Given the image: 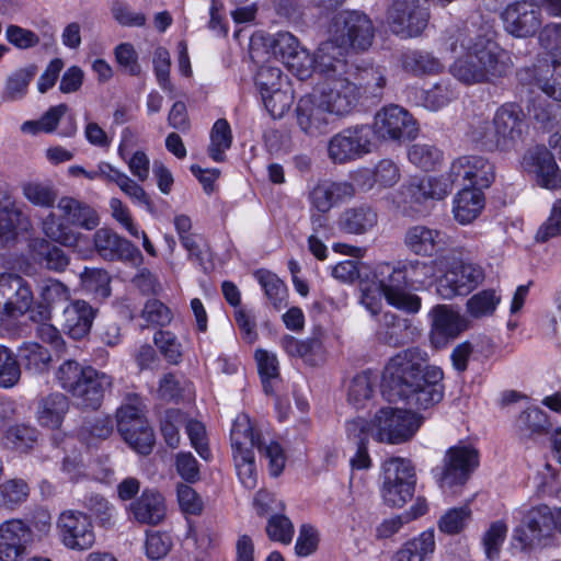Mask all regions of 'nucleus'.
<instances>
[{
  "label": "nucleus",
  "instance_id": "obj_1",
  "mask_svg": "<svg viewBox=\"0 0 561 561\" xmlns=\"http://www.w3.org/2000/svg\"><path fill=\"white\" fill-rule=\"evenodd\" d=\"M428 354L420 347H409L391 357L382 375V394L388 401L403 400L417 409H430L444 397V374L427 365Z\"/></svg>",
  "mask_w": 561,
  "mask_h": 561
},
{
  "label": "nucleus",
  "instance_id": "obj_2",
  "mask_svg": "<svg viewBox=\"0 0 561 561\" xmlns=\"http://www.w3.org/2000/svg\"><path fill=\"white\" fill-rule=\"evenodd\" d=\"M446 47L458 56L450 66V72L465 84H493L506 77L513 67L507 50L467 25L447 31Z\"/></svg>",
  "mask_w": 561,
  "mask_h": 561
},
{
  "label": "nucleus",
  "instance_id": "obj_3",
  "mask_svg": "<svg viewBox=\"0 0 561 561\" xmlns=\"http://www.w3.org/2000/svg\"><path fill=\"white\" fill-rule=\"evenodd\" d=\"M230 440L237 474L245 489L252 490L257 484L254 448L268 459V468L273 477L282 473L285 466L283 448L273 440L265 444L248 414L242 413L236 417Z\"/></svg>",
  "mask_w": 561,
  "mask_h": 561
},
{
  "label": "nucleus",
  "instance_id": "obj_4",
  "mask_svg": "<svg viewBox=\"0 0 561 561\" xmlns=\"http://www.w3.org/2000/svg\"><path fill=\"white\" fill-rule=\"evenodd\" d=\"M59 387L69 392L77 404L84 409L96 410L104 393L112 387L113 378L92 366H82L73 359L62 362L55 371Z\"/></svg>",
  "mask_w": 561,
  "mask_h": 561
},
{
  "label": "nucleus",
  "instance_id": "obj_5",
  "mask_svg": "<svg viewBox=\"0 0 561 561\" xmlns=\"http://www.w3.org/2000/svg\"><path fill=\"white\" fill-rule=\"evenodd\" d=\"M422 423L423 417L415 412L385 407L376 412L369 432L380 443L402 444L415 435Z\"/></svg>",
  "mask_w": 561,
  "mask_h": 561
},
{
  "label": "nucleus",
  "instance_id": "obj_6",
  "mask_svg": "<svg viewBox=\"0 0 561 561\" xmlns=\"http://www.w3.org/2000/svg\"><path fill=\"white\" fill-rule=\"evenodd\" d=\"M478 466V450L470 444L459 442L445 451L442 465L433 472L440 489L451 490L466 484Z\"/></svg>",
  "mask_w": 561,
  "mask_h": 561
},
{
  "label": "nucleus",
  "instance_id": "obj_7",
  "mask_svg": "<svg viewBox=\"0 0 561 561\" xmlns=\"http://www.w3.org/2000/svg\"><path fill=\"white\" fill-rule=\"evenodd\" d=\"M374 278L388 305L407 313L421 309V298L410 293L400 262H382L376 265Z\"/></svg>",
  "mask_w": 561,
  "mask_h": 561
},
{
  "label": "nucleus",
  "instance_id": "obj_8",
  "mask_svg": "<svg viewBox=\"0 0 561 561\" xmlns=\"http://www.w3.org/2000/svg\"><path fill=\"white\" fill-rule=\"evenodd\" d=\"M415 484V469L410 460L393 457L383 462L380 492L388 506L402 507L413 497Z\"/></svg>",
  "mask_w": 561,
  "mask_h": 561
},
{
  "label": "nucleus",
  "instance_id": "obj_9",
  "mask_svg": "<svg viewBox=\"0 0 561 561\" xmlns=\"http://www.w3.org/2000/svg\"><path fill=\"white\" fill-rule=\"evenodd\" d=\"M313 92L327 111L337 117L351 114L360 99V88L345 75L321 77Z\"/></svg>",
  "mask_w": 561,
  "mask_h": 561
},
{
  "label": "nucleus",
  "instance_id": "obj_10",
  "mask_svg": "<svg viewBox=\"0 0 561 561\" xmlns=\"http://www.w3.org/2000/svg\"><path fill=\"white\" fill-rule=\"evenodd\" d=\"M336 39L355 51L367 50L374 41L375 27L370 18L362 11L337 12L329 27Z\"/></svg>",
  "mask_w": 561,
  "mask_h": 561
},
{
  "label": "nucleus",
  "instance_id": "obj_11",
  "mask_svg": "<svg viewBox=\"0 0 561 561\" xmlns=\"http://www.w3.org/2000/svg\"><path fill=\"white\" fill-rule=\"evenodd\" d=\"M374 149V130L370 125H355L335 134L328 144V156L339 164L363 158Z\"/></svg>",
  "mask_w": 561,
  "mask_h": 561
},
{
  "label": "nucleus",
  "instance_id": "obj_12",
  "mask_svg": "<svg viewBox=\"0 0 561 561\" xmlns=\"http://www.w3.org/2000/svg\"><path fill=\"white\" fill-rule=\"evenodd\" d=\"M430 19L425 0H393L387 10V23L390 31L401 38L421 35Z\"/></svg>",
  "mask_w": 561,
  "mask_h": 561
},
{
  "label": "nucleus",
  "instance_id": "obj_13",
  "mask_svg": "<svg viewBox=\"0 0 561 561\" xmlns=\"http://www.w3.org/2000/svg\"><path fill=\"white\" fill-rule=\"evenodd\" d=\"M374 138L383 141L403 142L416 138L419 126L413 116L399 105H389L380 108L370 126Z\"/></svg>",
  "mask_w": 561,
  "mask_h": 561
},
{
  "label": "nucleus",
  "instance_id": "obj_14",
  "mask_svg": "<svg viewBox=\"0 0 561 561\" xmlns=\"http://www.w3.org/2000/svg\"><path fill=\"white\" fill-rule=\"evenodd\" d=\"M484 279L483 268L471 261H459L450 265L437 282V293L444 299L465 296Z\"/></svg>",
  "mask_w": 561,
  "mask_h": 561
},
{
  "label": "nucleus",
  "instance_id": "obj_15",
  "mask_svg": "<svg viewBox=\"0 0 561 561\" xmlns=\"http://www.w3.org/2000/svg\"><path fill=\"white\" fill-rule=\"evenodd\" d=\"M61 543L73 551H85L95 543V533L90 517L75 510L62 512L57 520Z\"/></svg>",
  "mask_w": 561,
  "mask_h": 561
},
{
  "label": "nucleus",
  "instance_id": "obj_16",
  "mask_svg": "<svg viewBox=\"0 0 561 561\" xmlns=\"http://www.w3.org/2000/svg\"><path fill=\"white\" fill-rule=\"evenodd\" d=\"M553 533L552 510L547 505L530 508L523 517L522 524L513 531V539L523 549L543 545Z\"/></svg>",
  "mask_w": 561,
  "mask_h": 561
},
{
  "label": "nucleus",
  "instance_id": "obj_17",
  "mask_svg": "<svg viewBox=\"0 0 561 561\" xmlns=\"http://www.w3.org/2000/svg\"><path fill=\"white\" fill-rule=\"evenodd\" d=\"M449 171L458 185L468 188H488L495 179L494 165L486 158L478 154L455 159Z\"/></svg>",
  "mask_w": 561,
  "mask_h": 561
},
{
  "label": "nucleus",
  "instance_id": "obj_18",
  "mask_svg": "<svg viewBox=\"0 0 561 561\" xmlns=\"http://www.w3.org/2000/svg\"><path fill=\"white\" fill-rule=\"evenodd\" d=\"M295 113L296 123L305 135L319 137L328 133L332 115L313 91L298 100Z\"/></svg>",
  "mask_w": 561,
  "mask_h": 561
},
{
  "label": "nucleus",
  "instance_id": "obj_19",
  "mask_svg": "<svg viewBox=\"0 0 561 561\" xmlns=\"http://www.w3.org/2000/svg\"><path fill=\"white\" fill-rule=\"evenodd\" d=\"M33 541L31 527L20 518L0 524V561H20Z\"/></svg>",
  "mask_w": 561,
  "mask_h": 561
},
{
  "label": "nucleus",
  "instance_id": "obj_20",
  "mask_svg": "<svg viewBox=\"0 0 561 561\" xmlns=\"http://www.w3.org/2000/svg\"><path fill=\"white\" fill-rule=\"evenodd\" d=\"M403 244L417 256L431 257L444 252L450 245V238L443 230L414 225L405 230Z\"/></svg>",
  "mask_w": 561,
  "mask_h": 561
},
{
  "label": "nucleus",
  "instance_id": "obj_21",
  "mask_svg": "<svg viewBox=\"0 0 561 561\" xmlns=\"http://www.w3.org/2000/svg\"><path fill=\"white\" fill-rule=\"evenodd\" d=\"M504 28L515 37H528L536 34L541 25L540 9L530 2H515L502 13Z\"/></svg>",
  "mask_w": 561,
  "mask_h": 561
},
{
  "label": "nucleus",
  "instance_id": "obj_22",
  "mask_svg": "<svg viewBox=\"0 0 561 561\" xmlns=\"http://www.w3.org/2000/svg\"><path fill=\"white\" fill-rule=\"evenodd\" d=\"M351 48L336 39L329 28V38L322 42L314 55V70L321 77L346 75L348 72L347 54Z\"/></svg>",
  "mask_w": 561,
  "mask_h": 561
},
{
  "label": "nucleus",
  "instance_id": "obj_23",
  "mask_svg": "<svg viewBox=\"0 0 561 561\" xmlns=\"http://www.w3.org/2000/svg\"><path fill=\"white\" fill-rule=\"evenodd\" d=\"M420 336L419 329L412 323V320L402 318L392 312H385L381 316L376 330V339L379 343L399 347L414 342Z\"/></svg>",
  "mask_w": 561,
  "mask_h": 561
},
{
  "label": "nucleus",
  "instance_id": "obj_24",
  "mask_svg": "<svg viewBox=\"0 0 561 561\" xmlns=\"http://www.w3.org/2000/svg\"><path fill=\"white\" fill-rule=\"evenodd\" d=\"M494 122L504 145V152L514 150L522 140L525 115L516 103H505L494 113Z\"/></svg>",
  "mask_w": 561,
  "mask_h": 561
},
{
  "label": "nucleus",
  "instance_id": "obj_25",
  "mask_svg": "<svg viewBox=\"0 0 561 561\" xmlns=\"http://www.w3.org/2000/svg\"><path fill=\"white\" fill-rule=\"evenodd\" d=\"M523 164L537 175V182L542 187L556 190L561 186V172L554 161L553 154L542 146L527 150Z\"/></svg>",
  "mask_w": 561,
  "mask_h": 561
},
{
  "label": "nucleus",
  "instance_id": "obj_26",
  "mask_svg": "<svg viewBox=\"0 0 561 561\" xmlns=\"http://www.w3.org/2000/svg\"><path fill=\"white\" fill-rule=\"evenodd\" d=\"M354 195L355 188L348 182L322 180L310 188L308 201L312 210L325 214L335 205L352 198Z\"/></svg>",
  "mask_w": 561,
  "mask_h": 561
},
{
  "label": "nucleus",
  "instance_id": "obj_27",
  "mask_svg": "<svg viewBox=\"0 0 561 561\" xmlns=\"http://www.w3.org/2000/svg\"><path fill=\"white\" fill-rule=\"evenodd\" d=\"M96 311L84 300H73L64 308L60 325L70 337L80 340L90 332Z\"/></svg>",
  "mask_w": 561,
  "mask_h": 561
},
{
  "label": "nucleus",
  "instance_id": "obj_28",
  "mask_svg": "<svg viewBox=\"0 0 561 561\" xmlns=\"http://www.w3.org/2000/svg\"><path fill=\"white\" fill-rule=\"evenodd\" d=\"M128 511L137 523L156 526L165 518V500L160 492L146 489L129 504Z\"/></svg>",
  "mask_w": 561,
  "mask_h": 561
},
{
  "label": "nucleus",
  "instance_id": "obj_29",
  "mask_svg": "<svg viewBox=\"0 0 561 561\" xmlns=\"http://www.w3.org/2000/svg\"><path fill=\"white\" fill-rule=\"evenodd\" d=\"M94 248L107 261L130 260L139 253L128 240L108 228H101L93 236Z\"/></svg>",
  "mask_w": 561,
  "mask_h": 561
},
{
  "label": "nucleus",
  "instance_id": "obj_30",
  "mask_svg": "<svg viewBox=\"0 0 561 561\" xmlns=\"http://www.w3.org/2000/svg\"><path fill=\"white\" fill-rule=\"evenodd\" d=\"M534 83L549 98L561 102V60L539 59L529 70Z\"/></svg>",
  "mask_w": 561,
  "mask_h": 561
},
{
  "label": "nucleus",
  "instance_id": "obj_31",
  "mask_svg": "<svg viewBox=\"0 0 561 561\" xmlns=\"http://www.w3.org/2000/svg\"><path fill=\"white\" fill-rule=\"evenodd\" d=\"M57 207L71 226L93 230L100 225L98 211L89 204L75 197L62 196L59 198Z\"/></svg>",
  "mask_w": 561,
  "mask_h": 561
},
{
  "label": "nucleus",
  "instance_id": "obj_32",
  "mask_svg": "<svg viewBox=\"0 0 561 561\" xmlns=\"http://www.w3.org/2000/svg\"><path fill=\"white\" fill-rule=\"evenodd\" d=\"M282 347L289 356H296L310 366H318L324 359V352L320 334L314 333L305 340L285 335L280 340Z\"/></svg>",
  "mask_w": 561,
  "mask_h": 561
},
{
  "label": "nucleus",
  "instance_id": "obj_33",
  "mask_svg": "<svg viewBox=\"0 0 561 561\" xmlns=\"http://www.w3.org/2000/svg\"><path fill=\"white\" fill-rule=\"evenodd\" d=\"M30 250L34 260L49 271L64 272L70 263L69 256L62 249L44 238L32 239Z\"/></svg>",
  "mask_w": 561,
  "mask_h": 561
},
{
  "label": "nucleus",
  "instance_id": "obj_34",
  "mask_svg": "<svg viewBox=\"0 0 561 561\" xmlns=\"http://www.w3.org/2000/svg\"><path fill=\"white\" fill-rule=\"evenodd\" d=\"M377 221L378 215L376 210L367 204H362L346 208L341 214L339 227L347 233L364 234L371 230L377 225Z\"/></svg>",
  "mask_w": 561,
  "mask_h": 561
},
{
  "label": "nucleus",
  "instance_id": "obj_35",
  "mask_svg": "<svg viewBox=\"0 0 561 561\" xmlns=\"http://www.w3.org/2000/svg\"><path fill=\"white\" fill-rule=\"evenodd\" d=\"M41 230L44 239L66 248H75L79 244L82 234L75 231L65 218L58 217L54 211L48 213L41 220Z\"/></svg>",
  "mask_w": 561,
  "mask_h": 561
},
{
  "label": "nucleus",
  "instance_id": "obj_36",
  "mask_svg": "<svg viewBox=\"0 0 561 561\" xmlns=\"http://www.w3.org/2000/svg\"><path fill=\"white\" fill-rule=\"evenodd\" d=\"M347 438L356 446V453L350 462L353 469H368L371 465L367 450V443L371 433L369 423L364 419H355L346 423Z\"/></svg>",
  "mask_w": 561,
  "mask_h": 561
},
{
  "label": "nucleus",
  "instance_id": "obj_37",
  "mask_svg": "<svg viewBox=\"0 0 561 561\" xmlns=\"http://www.w3.org/2000/svg\"><path fill=\"white\" fill-rule=\"evenodd\" d=\"M402 69L413 76H432L443 71L444 66L432 53L422 49H408L400 56Z\"/></svg>",
  "mask_w": 561,
  "mask_h": 561
},
{
  "label": "nucleus",
  "instance_id": "obj_38",
  "mask_svg": "<svg viewBox=\"0 0 561 561\" xmlns=\"http://www.w3.org/2000/svg\"><path fill=\"white\" fill-rule=\"evenodd\" d=\"M483 188H468L462 187L454 201V216L455 219L461 224L467 225L472 222L481 213L484 207Z\"/></svg>",
  "mask_w": 561,
  "mask_h": 561
},
{
  "label": "nucleus",
  "instance_id": "obj_39",
  "mask_svg": "<svg viewBox=\"0 0 561 561\" xmlns=\"http://www.w3.org/2000/svg\"><path fill=\"white\" fill-rule=\"evenodd\" d=\"M23 197L33 206L49 209L58 199V188L50 180H31L21 185Z\"/></svg>",
  "mask_w": 561,
  "mask_h": 561
},
{
  "label": "nucleus",
  "instance_id": "obj_40",
  "mask_svg": "<svg viewBox=\"0 0 561 561\" xmlns=\"http://www.w3.org/2000/svg\"><path fill=\"white\" fill-rule=\"evenodd\" d=\"M435 551L434 529H427L407 541L396 553L397 561H427Z\"/></svg>",
  "mask_w": 561,
  "mask_h": 561
},
{
  "label": "nucleus",
  "instance_id": "obj_41",
  "mask_svg": "<svg viewBox=\"0 0 561 561\" xmlns=\"http://www.w3.org/2000/svg\"><path fill=\"white\" fill-rule=\"evenodd\" d=\"M69 410L68 398L60 393H51L44 398L37 409L38 422L49 428H58Z\"/></svg>",
  "mask_w": 561,
  "mask_h": 561
},
{
  "label": "nucleus",
  "instance_id": "obj_42",
  "mask_svg": "<svg viewBox=\"0 0 561 561\" xmlns=\"http://www.w3.org/2000/svg\"><path fill=\"white\" fill-rule=\"evenodd\" d=\"M431 317L433 331L444 337H456L467 328L466 320L446 305L434 307Z\"/></svg>",
  "mask_w": 561,
  "mask_h": 561
},
{
  "label": "nucleus",
  "instance_id": "obj_43",
  "mask_svg": "<svg viewBox=\"0 0 561 561\" xmlns=\"http://www.w3.org/2000/svg\"><path fill=\"white\" fill-rule=\"evenodd\" d=\"M16 360L19 367H23L33 375L43 374L51 362L50 352L38 343H24L18 350Z\"/></svg>",
  "mask_w": 561,
  "mask_h": 561
},
{
  "label": "nucleus",
  "instance_id": "obj_44",
  "mask_svg": "<svg viewBox=\"0 0 561 561\" xmlns=\"http://www.w3.org/2000/svg\"><path fill=\"white\" fill-rule=\"evenodd\" d=\"M468 138L476 146L485 151L504 152V145L497 131L494 118L480 119L470 126Z\"/></svg>",
  "mask_w": 561,
  "mask_h": 561
},
{
  "label": "nucleus",
  "instance_id": "obj_45",
  "mask_svg": "<svg viewBox=\"0 0 561 561\" xmlns=\"http://www.w3.org/2000/svg\"><path fill=\"white\" fill-rule=\"evenodd\" d=\"M37 72L35 65L20 68L8 76L5 79L4 88L1 93V99L4 102H14L23 99L28 85Z\"/></svg>",
  "mask_w": 561,
  "mask_h": 561
},
{
  "label": "nucleus",
  "instance_id": "obj_46",
  "mask_svg": "<svg viewBox=\"0 0 561 561\" xmlns=\"http://www.w3.org/2000/svg\"><path fill=\"white\" fill-rule=\"evenodd\" d=\"M254 277L264 290L268 302L277 310L287 306L288 290L284 282L267 270H257Z\"/></svg>",
  "mask_w": 561,
  "mask_h": 561
},
{
  "label": "nucleus",
  "instance_id": "obj_47",
  "mask_svg": "<svg viewBox=\"0 0 561 561\" xmlns=\"http://www.w3.org/2000/svg\"><path fill=\"white\" fill-rule=\"evenodd\" d=\"M274 54L280 55L289 67H295L296 62L307 60L311 61L308 51L302 48L298 39L289 32H279L273 39Z\"/></svg>",
  "mask_w": 561,
  "mask_h": 561
},
{
  "label": "nucleus",
  "instance_id": "obj_48",
  "mask_svg": "<svg viewBox=\"0 0 561 561\" xmlns=\"http://www.w3.org/2000/svg\"><path fill=\"white\" fill-rule=\"evenodd\" d=\"M145 404L137 393H128L125 402L116 412L117 430L123 432L140 423H148L144 416Z\"/></svg>",
  "mask_w": 561,
  "mask_h": 561
},
{
  "label": "nucleus",
  "instance_id": "obj_49",
  "mask_svg": "<svg viewBox=\"0 0 561 561\" xmlns=\"http://www.w3.org/2000/svg\"><path fill=\"white\" fill-rule=\"evenodd\" d=\"M83 289L96 300H105L111 296V277L105 270L85 267L80 275Z\"/></svg>",
  "mask_w": 561,
  "mask_h": 561
},
{
  "label": "nucleus",
  "instance_id": "obj_50",
  "mask_svg": "<svg viewBox=\"0 0 561 561\" xmlns=\"http://www.w3.org/2000/svg\"><path fill=\"white\" fill-rule=\"evenodd\" d=\"M14 288L10 294V300L4 309V313L8 316L23 314L30 310L33 305V291L26 279L15 274L13 282Z\"/></svg>",
  "mask_w": 561,
  "mask_h": 561
},
{
  "label": "nucleus",
  "instance_id": "obj_51",
  "mask_svg": "<svg viewBox=\"0 0 561 561\" xmlns=\"http://www.w3.org/2000/svg\"><path fill=\"white\" fill-rule=\"evenodd\" d=\"M232 135L230 125L225 118L217 119L210 131L209 157L216 162L225 160V152L231 147Z\"/></svg>",
  "mask_w": 561,
  "mask_h": 561
},
{
  "label": "nucleus",
  "instance_id": "obj_52",
  "mask_svg": "<svg viewBox=\"0 0 561 561\" xmlns=\"http://www.w3.org/2000/svg\"><path fill=\"white\" fill-rule=\"evenodd\" d=\"M30 494L23 479H11L0 483V507L13 511L24 503Z\"/></svg>",
  "mask_w": 561,
  "mask_h": 561
},
{
  "label": "nucleus",
  "instance_id": "obj_53",
  "mask_svg": "<svg viewBox=\"0 0 561 561\" xmlns=\"http://www.w3.org/2000/svg\"><path fill=\"white\" fill-rule=\"evenodd\" d=\"M408 288H419L425 285L434 275V266L430 262L417 259L399 261Z\"/></svg>",
  "mask_w": 561,
  "mask_h": 561
},
{
  "label": "nucleus",
  "instance_id": "obj_54",
  "mask_svg": "<svg viewBox=\"0 0 561 561\" xmlns=\"http://www.w3.org/2000/svg\"><path fill=\"white\" fill-rule=\"evenodd\" d=\"M517 426L525 436L546 434L551 428L547 414L539 408H528L517 419Z\"/></svg>",
  "mask_w": 561,
  "mask_h": 561
},
{
  "label": "nucleus",
  "instance_id": "obj_55",
  "mask_svg": "<svg viewBox=\"0 0 561 561\" xmlns=\"http://www.w3.org/2000/svg\"><path fill=\"white\" fill-rule=\"evenodd\" d=\"M186 415L180 409H168L160 416V431L165 444L176 448L180 444V427L185 425Z\"/></svg>",
  "mask_w": 561,
  "mask_h": 561
},
{
  "label": "nucleus",
  "instance_id": "obj_56",
  "mask_svg": "<svg viewBox=\"0 0 561 561\" xmlns=\"http://www.w3.org/2000/svg\"><path fill=\"white\" fill-rule=\"evenodd\" d=\"M124 440L137 453L148 455L154 444V434L148 423H140L119 433Z\"/></svg>",
  "mask_w": 561,
  "mask_h": 561
},
{
  "label": "nucleus",
  "instance_id": "obj_57",
  "mask_svg": "<svg viewBox=\"0 0 561 561\" xmlns=\"http://www.w3.org/2000/svg\"><path fill=\"white\" fill-rule=\"evenodd\" d=\"M501 301L493 289L481 290L471 296L466 304L467 312L476 319L492 316Z\"/></svg>",
  "mask_w": 561,
  "mask_h": 561
},
{
  "label": "nucleus",
  "instance_id": "obj_58",
  "mask_svg": "<svg viewBox=\"0 0 561 561\" xmlns=\"http://www.w3.org/2000/svg\"><path fill=\"white\" fill-rule=\"evenodd\" d=\"M409 161L417 168L433 170L443 159V152L431 144H414L408 150Z\"/></svg>",
  "mask_w": 561,
  "mask_h": 561
},
{
  "label": "nucleus",
  "instance_id": "obj_59",
  "mask_svg": "<svg viewBox=\"0 0 561 561\" xmlns=\"http://www.w3.org/2000/svg\"><path fill=\"white\" fill-rule=\"evenodd\" d=\"M113 432V422L108 416L87 419L79 430V437L88 445L106 439Z\"/></svg>",
  "mask_w": 561,
  "mask_h": 561
},
{
  "label": "nucleus",
  "instance_id": "obj_60",
  "mask_svg": "<svg viewBox=\"0 0 561 561\" xmlns=\"http://www.w3.org/2000/svg\"><path fill=\"white\" fill-rule=\"evenodd\" d=\"M21 369L16 355L8 347L0 345V387L11 388L18 383Z\"/></svg>",
  "mask_w": 561,
  "mask_h": 561
},
{
  "label": "nucleus",
  "instance_id": "obj_61",
  "mask_svg": "<svg viewBox=\"0 0 561 561\" xmlns=\"http://www.w3.org/2000/svg\"><path fill=\"white\" fill-rule=\"evenodd\" d=\"M471 518V510L468 506L448 510L438 520V528L447 535H456L465 529Z\"/></svg>",
  "mask_w": 561,
  "mask_h": 561
},
{
  "label": "nucleus",
  "instance_id": "obj_62",
  "mask_svg": "<svg viewBox=\"0 0 561 561\" xmlns=\"http://www.w3.org/2000/svg\"><path fill=\"white\" fill-rule=\"evenodd\" d=\"M507 525L503 520L492 523L484 533L482 543L484 553L489 560H496L500 556L501 547L506 538Z\"/></svg>",
  "mask_w": 561,
  "mask_h": 561
},
{
  "label": "nucleus",
  "instance_id": "obj_63",
  "mask_svg": "<svg viewBox=\"0 0 561 561\" xmlns=\"http://www.w3.org/2000/svg\"><path fill=\"white\" fill-rule=\"evenodd\" d=\"M266 111L273 118H280L287 113L293 103V94L289 90L279 88L275 91L261 94Z\"/></svg>",
  "mask_w": 561,
  "mask_h": 561
},
{
  "label": "nucleus",
  "instance_id": "obj_64",
  "mask_svg": "<svg viewBox=\"0 0 561 561\" xmlns=\"http://www.w3.org/2000/svg\"><path fill=\"white\" fill-rule=\"evenodd\" d=\"M265 530L271 540L278 541L284 545L291 542L295 533L291 520L287 516L279 514V512L271 515Z\"/></svg>",
  "mask_w": 561,
  "mask_h": 561
}]
</instances>
